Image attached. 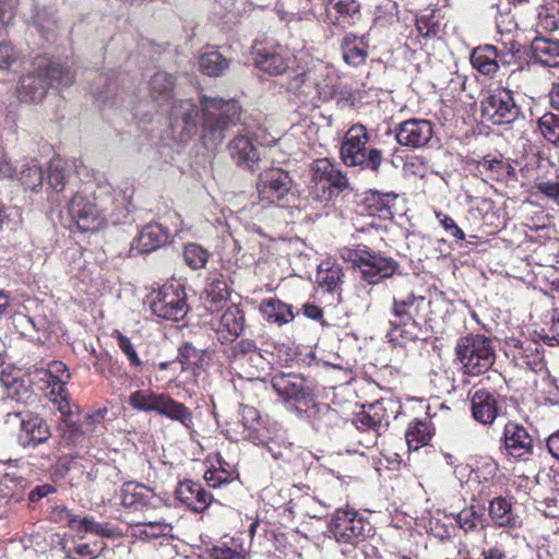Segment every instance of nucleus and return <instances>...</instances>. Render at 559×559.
Returning a JSON list of instances; mask_svg holds the SVG:
<instances>
[{
  "label": "nucleus",
  "instance_id": "28",
  "mask_svg": "<svg viewBox=\"0 0 559 559\" xmlns=\"http://www.w3.org/2000/svg\"><path fill=\"white\" fill-rule=\"evenodd\" d=\"M35 376L45 380L48 385H53L52 393L61 395L66 393V385L71 379L68 367L59 360H53L48 364L47 369H35Z\"/></svg>",
  "mask_w": 559,
  "mask_h": 559
},
{
  "label": "nucleus",
  "instance_id": "3",
  "mask_svg": "<svg viewBox=\"0 0 559 559\" xmlns=\"http://www.w3.org/2000/svg\"><path fill=\"white\" fill-rule=\"evenodd\" d=\"M202 139L206 147H216L225 139L226 132L240 121L241 106L235 99L203 96Z\"/></svg>",
  "mask_w": 559,
  "mask_h": 559
},
{
  "label": "nucleus",
  "instance_id": "33",
  "mask_svg": "<svg viewBox=\"0 0 559 559\" xmlns=\"http://www.w3.org/2000/svg\"><path fill=\"white\" fill-rule=\"evenodd\" d=\"M174 78L166 72H156L150 80V94L157 103H164L171 98Z\"/></svg>",
  "mask_w": 559,
  "mask_h": 559
},
{
  "label": "nucleus",
  "instance_id": "14",
  "mask_svg": "<svg viewBox=\"0 0 559 559\" xmlns=\"http://www.w3.org/2000/svg\"><path fill=\"white\" fill-rule=\"evenodd\" d=\"M361 19L358 0H326L319 21L330 27L346 29L356 25Z\"/></svg>",
  "mask_w": 559,
  "mask_h": 559
},
{
  "label": "nucleus",
  "instance_id": "36",
  "mask_svg": "<svg viewBox=\"0 0 559 559\" xmlns=\"http://www.w3.org/2000/svg\"><path fill=\"white\" fill-rule=\"evenodd\" d=\"M257 345L252 340L243 338L233 344L227 350V358L231 364V367L236 370L242 368L246 360L257 349Z\"/></svg>",
  "mask_w": 559,
  "mask_h": 559
},
{
  "label": "nucleus",
  "instance_id": "6",
  "mask_svg": "<svg viewBox=\"0 0 559 559\" xmlns=\"http://www.w3.org/2000/svg\"><path fill=\"white\" fill-rule=\"evenodd\" d=\"M369 136L365 126L357 123L348 129L342 145L341 158L346 166H360L364 169H370L378 173L383 162L382 151L378 148L367 150Z\"/></svg>",
  "mask_w": 559,
  "mask_h": 559
},
{
  "label": "nucleus",
  "instance_id": "37",
  "mask_svg": "<svg viewBox=\"0 0 559 559\" xmlns=\"http://www.w3.org/2000/svg\"><path fill=\"white\" fill-rule=\"evenodd\" d=\"M264 354L267 353H263L261 349L257 348L248 360H246L242 368L238 369L242 372L241 376L248 379H253L260 378L261 373H265L270 369L271 362Z\"/></svg>",
  "mask_w": 559,
  "mask_h": 559
},
{
  "label": "nucleus",
  "instance_id": "54",
  "mask_svg": "<svg viewBox=\"0 0 559 559\" xmlns=\"http://www.w3.org/2000/svg\"><path fill=\"white\" fill-rule=\"evenodd\" d=\"M120 501L126 509L131 510H141L148 504L142 491H121Z\"/></svg>",
  "mask_w": 559,
  "mask_h": 559
},
{
  "label": "nucleus",
  "instance_id": "45",
  "mask_svg": "<svg viewBox=\"0 0 559 559\" xmlns=\"http://www.w3.org/2000/svg\"><path fill=\"white\" fill-rule=\"evenodd\" d=\"M405 439L411 449L417 450L425 445L430 440L427 424L419 420L411 423L406 430Z\"/></svg>",
  "mask_w": 559,
  "mask_h": 559
},
{
  "label": "nucleus",
  "instance_id": "58",
  "mask_svg": "<svg viewBox=\"0 0 559 559\" xmlns=\"http://www.w3.org/2000/svg\"><path fill=\"white\" fill-rule=\"evenodd\" d=\"M416 24L419 34L426 38L437 36L440 31L439 23L432 16H421Z\"/></svg>",
  "mask_w": 559,
  "mask_h": 559
},
{
  "label": "nucleus",
  "instance_id": "5",
  "mask_svg": "<svg viewBox=\"0 0 559 559\" xmlns=\"http://www.w3.org/2000/svg\"><path fill=\"white\" fill-rule=\"evenodd\" d=\"M129 404L139 412L157 413L171 420L180 423L185 428L192 429V412L181 402L174 400L169 394L155 393L151 389H141L129 395Z\"/></svg>",
  "mask_w": 559,
  "mask_h": 559
},
{
  "label": "nucleus",
  "instance_id": "64",
  "mask_svg": "<svg viewBox=\"0 0 559 559\" xmlns=\"http://www.w3.org/2000/svg\"><path fill=\"white\" fill-rule=\"evenodd\" d=\"M214 559H245V556L227 546H217L213 548Z\"/></svg>",
  "mask_w": 559,
  "mask_h": 559
},
{
  "label": "nucleus",
  "instance_id": "43",
  "mask_svg": "<svg viewBox=\"0 0 559 559\" xmlns=\"http://www.w3.org/2000/svg\"><path fill=\"white\" fill-rule=\"evenodd\" d=\"M537 126L545 140L559 146V115L546 112L538 119Z\"/></svg>",
  "mask_w": 559,
  "mask_h": 559
},
{
  "label": "nucleus",
  "instance_id": "39",
  "mask_svg": "<svg viewBox=\"0 0 559 559\" xmlns=\"http://www.w3.org/2000/svg\"><path fill=\"white\" fill-rule=\"evenodd\" d=\"M343 272L340 265L323 262L318 267L317 282L326 290L335 289L342 282Z\"/></svg>",
  "mask_w": 559,
  "mask_h": 559
},
{
  "label": "nucleus",
  "instance_id": "29",
  "mask_svg": "<svg viewBox=\"0 0 559 559\" xmlns=\"http://www.w3.org/2000/svg\"><path fill=\"white\" fill-rule=\"evenodd\" d=\"M260 311L266 321L280 326L289 323L295 318L292 305L277 298L264 299L260 305Z\"/></svg>",
  "mask_w": 559,
  "mask_h": 559
},
{
  "label": "nucleus",
  "instance_id": "12",
  "mask_svg": "<svg viewBox=\"0 0 559 559\" xmlns=\"http://www.w3.org/2000/svg\"><path fill=\"white\" fill-rule=\"evenodd\" d=\"M271 386L285 404L308 405L314 397V383L300 373L275 374L271 380Z\"/></svg>",
  "mask_w": 559,
  "mask_h": 559
},
{
  "label": "nucleus",
  "instance_id": "7",
  "mask_svg": "<svg viewBox=\"0 0 559 559\" xmlns=\"http://www.w3.org/2000/svg\"><path fill=\"white\" fill-rule=\"evenodd\" d=\"M455 353L465 372L473 376L489 370L496 358L490 338L479 334L460 338Z\"/></svg>",
  "mask_w": 559,
  "mask_h": 559
},
{
  "label": "nucleus",
  "instance_id": "16",
  "mask_svg": "<svg viewBox=\"0 0 559 559\" xmlns=\"http://www.w3.org/2000/svg\"><path fill=\"white\" fill-rule=\"evenodd\" d=\"M181 228L176 226L173 230L162 223L145 225L131 245L132 254L148 253L168 243L171 234H178Z\"/></svg>",
  "mask_w": 559,
  "mask_h": 559
},
{
  "label": "nucleus",
  "instance_id": "40",
  "mask_svg": "<svg viewBox=\"0 0 559 559\" xmlns=\"http://www.w3.org/2000/svg\"><path fill=\"white\" fill-rule=\"evenodd\" d=\"M70 174L68 164L61 158H53L49 163L47 183L55 191L63 190Z\"/></svg>",
  "mask_w": 559,
  "mask_h": 559
},
{
  "label": "nucleus",
  "instance_id": "48",
  "mask_svg": "<svg viewBox=\"0 0 559 559\" xmlns=\"http://www.w3.org/2000/svg\"><path fill=\"white\" fill-rule=\"evenodd\" d=\"M70 528L75 531L78 534L92 533L98 536H110L112 534L111 528L107 525L95 522L91 518H75V520H71Z\"/></svg>",
  "mask_w": 559,
  "mask_h": 559
},
{
  "label": "nucleus",
  "instance_id": "31",
  "mask_svg": "<svg viewBox=\"0 0 559 559\" xmlns=\"http://www.w3.org/2000/svg\"><path fill=\"white\" fill-rule=\"evenodd\" d=\"M538 347L539 345L534 342L520 343L513 356L516 364L534 372L542 371L545 368V362Z\"/></svg>",
  "mask_w": 559,
  "mask_h": 559
},
{
  "label": "nucleus",
  "instance_id": "32",
  "mask_svg": "<svg viewBox=\"0 0 559 559\" xmlns=\"http://www.w3.org/2000/svg\"><path fill=\"white\" fill-rule=\"evenodd\" d=\"M395 199L396 195L390 193H370V195L366 198L369 215L391 218L393 216L392 207L394 206Z\"/></svg>",
  "mask_w": 559,
  "mask_h": 559
},
{
  "label": "nucleus",
  "instance_id": "10",
  "mask_svg": "<svg viewBox=\"0 0 559 559\" xmlns=\"http://www.w3.org/2000/svg\"><path fill=\"white\" fill-rule=\"evenodd\" d=\"M186 292L180 283H166L152 295L150 307L159 319L179 321L188 312Z\"/></svg>",
  "mask_w": 559,
  "mask_h": 559
},
{
  "label": "nucleus",
  "instance_id": "9",
  "mask_svg": "<svg viewBox=\"0 0 559 559\" xmlns=\"http://www.w3.org/2000/svg\"><path fill=\"white\" fill-rule=\"evenodd\" d=\"M481 117L497 126L511 124L521 115V107L515 103L513 92L498 87L488 91L480 100Z\"/></svg>",
  "mask_w": 559,
  "mask_h": 559
},
{
  "label": "nucleus",
  "instance_id": "63",
  "mask_svg": "<svg viewBox=\"0 0 559 559\" xmlns=\"http://www.w3.org/2000/svg\"><path fill=\"white\" fill-rule=\"evenodd\" d=\"M367 249L366 248H357V249H350V248H343L341 250V257L343 260L352 262L355 266L359 269L362 258L366 254Z\"/></svg>",
  "mask_w": 559,
  "mask_h": 559
},
{
  "label": "nucleus",
  "instance_id": "47",
  "mask_svg": "<svg viewBox=\"0 0 559 559\" xmlns=\"http://www.w3.org/2000/svg\"><path fill=\"white\" fill-rule=\"evenodd\" d=\"M183 260L192 270L203 269L209 260L210 253L198 243H188L183 248Z\"/></svg>",
  "mask_w": 559,
  "mask_h": 559
},
{
  "label": "nucleus",
  "instance_id": "27",
  "mask_svg": "<svg viewBox=\"0 0 559 559\" xmlns=\"http://www.w3.org/2000/svg\"><path fill=\"white\" fill-rule=\"evenodd\" d=\"M533 58L545 67H559V40L535 37L531 43Z\"/></svg>",
  "mask_w": 559,
  "mask_h": 559
},
{
  "label": "nucleus",
  "instance_id": "13",
  "mask_svg": "<svg viewBox=\"0 0 559 559\" xmlns=\"http://www.w3.org/2000/svg\"><path fill=\"white\" fill-rule=\"evenodd\" d=\"M169 120L173 133L186 141L198 132L200 108L192 99H176L169 110Z\"/></svg>",
  "mask_w": 559,
  "mask_h": 559
},
{
  "label": "nucleus",
  "instance_id": "24",
  "mask_svg": "<svg viewBox=\"0 0 559 559\" xmlns=\"http://www.w3.org/2000/svg\"><path fill=\"white\" fill-rule=\"evenodd\" d=\"M50 437L49 427L44 419L32 416L21 420L19 441L23 447H36Z\"/></svg>",
  "mask_w": 559,
  "mask_h": 559
},
{
  "label": "nucleus",
  "instance_id": "60",
  "mask_svg": "<svg viewBox=\"0 0 559 559\" xmlns=\"http://www.w3.org/2000/svg\"><path fill=\"white\" fill-rule=\"evenodd\" d=\"M19 59V52L7 43L0 44V69H8Z\"/></svg>",
  "mask_w": 559,
  "mask_h": 559
},
{
  "label": "nucleus",
  "instance_id": "62",
  "mask_svg": "<svg viewBox=\"0 0 559 559\" xmlns=\"http://www.w3.org/2000/svg\"><path fill=\"white\" fill-rule=\"evenodd\" d=\"M15 11L13 4L9 0H0V33L13 20Z\"/></svg>",
  "mask_w": 559,
  "mask_h": 559
},
{
  "label": "nucleus",
  "instance_id": "17",
  "mask_svg": "<svg viewBox=\"0 0 559 559\" xmlns=\"http://www.w3.org/2000/svg\"><path fill=\"white\" fill-rule=\"evenodd\" d=\"M432 134V124L426 119H409L401 122L395 129L397 143L413 148L425 146Z\"/></svg>",
  "mask_w": 559,
  "mask_h": 559
},
{
  "label": "nucleus",
  "instance_id": "1",
  "mask_svg": "<svg viewBox=\"0 0 559 559\" xmlns=\"http://www.w3.org/2000/svg\"><path fill=\"white\" fill-rule=\"evenodd\" d=\"M130 200L107 180L86 183L68 202L67 211L79 230L97 231L108 223L118 224L129 212Z\"/></svg>",
  "mask_w": 559,
  "mask_h": 559
},
{
  "label": "nucleus",
  "instance_id": "56",
  "mask_svg": "<svg viewBox=\"0 0 559 559\" xmlns=\"http://www.w3.org/2000/svg\"><path fill=\"white\" fill-rule=\"evenodd\" d=\"M454 474L461 486H467L471 488L478 483V472L473 471L467 464L455 465Z\"/></svg>",
  "mask_w": 559,
  "mask_h": 559
},
{
  "label": "nucleus",
  "instance_id": "11",
  "mask_svg": "<svg viewBox=\"0 0 559 559\" xmlns=\"http://www.w3.org/2000/svg\"><path fill=\"white\" fill-rule=\"evenodd\" d=\"M257 191L261 201L273 204L288 201L290 197H295L297 189L288 171L267 168L259 175Z\"/></svg>",
  "mask_w": 559,
  "mask_h": 559
},
{
  "label": "nucleus",
  "instance_id": "51",
  "mask_svg": "<svg viewBox=\"0 0 559 559\" xmlns=\"http://www.w3.org/2000/svg\"><path fill=\"white\" fill-rule=\"evenodd\" d=\"M204 479L210 487L216 488L234 481H239L238 475L234 476V472H229L219 463L218 468L209 469L204 474Z\"/></svg>",
  "mask_w": 559,
  "mask_h": 559
},
{
  "label": "nucleus",
  "instance_id": "49",
  "mask_svg": "<svg viewBox=\"0 0 559 559\" xmlns=\"http://www.w3.org/2000/svg\"><path fill=\"white\" fill-rule=\"evenodd\" d=\"M241 423L249 430L248 438L253 442H262V439L255 435L260 426V414L253 406L241 405L239 409Z\"/></svg>",
  "mask_w": 559,
  "mask_h": 559
},
{
  "label": "nucleus",
  "instance_id": "23",
  "mask_svg": "<svg viewBox=\"0 0 559 559\" xmlns=\"http://www.w3.org/2000/svg\"><path fill=\"white\" fill-rule=\"evenodd\" d=\"M471 409L476 421L491 425L499 413L497 395L485 389L475 390L471 397Z\"/></svg>",
  "mask_w": 559,
  "mask_h": 559
},
{
  "label": "nucleus",
  "instance_id": "41",
  "mask_svg": "<svg viewBox=\"0 0 559 559\" xmlns=\"http://www.w3.org/2000/svg\"><path fill=\"white\" fill-rule=\"evenodd\" d=\"M495 58V47L488 46L485 50H474L471 60L479 72L489 75L496 73L499 68Z\"/></svg>",
  "mask_w": 559,
  "mask_h": 559
},
{
  "label": "nucleus",
  "instance_id": "2",
  "mask_svg": "<svg viewBox=\"0 0 559 559\" xmlns=\"http://www.w3.org/2000/svg\"><path fill=\"white\" fill-rule=\"evenodd\" d=\"M73 79L74 74L68 66L37 57L32 69L20 80L17 95L23 102H40L48 87L69 86Z\"/></svg>",
  "mask_w": 559,
  "mask_h": 559
},
{
  "label": "nucleus",
  "instance_id": "15",
  "mask_svg": "<svg viewBox=\"0 0 559 559\" xmlns=\"http://www.w3.org/2000/svg\"><path fill=\"white\" fill-rule=\"evenodd\" d=\"M369 526L354 509H337L330 530L338 543L350 544L365 535Z\"/></svg>",
  "mask_w": 559,
  "mask_h": 559
},
{
  "label": "nucleus",
  "instance_id": "26",
  "mask_svg": "<svg viewBox=\"0 0 559 559\" xmlns=\"http://www.w3.org/2000/svg\"><path fill=\"white\" fill-rule=\"evenodd\" d=\"M205 294V302L207 309L211 312L218 311L221 305L226 302L229 297V288L223 274L218 272H212L209 274Z\"/></svg>",
  "mask_w": 559,
  "mask_h": 559
},
{
  "label": "nucleus",
  "instance_id": "53",
  "mask_svg": "<svg viewBox=\"0 0 559 559\" xmlns=\"http://www.w3.org/2000/svg\"><path fill=\"white\" fill-rule=\"evenodd\" d=\"M386 404H391V402L379 400L366 406L370 414L373 416V419L376 420V424H378L381 432L389 426L390 416L388 414Z\"/></svg>",
  "mask_w": 559,
  "mask_h": 559
},
{
  "label": "nucleus",
  "instance_id": "55",
  "mask_svg": "<svg viewBox=\"0 0 559 559\" xmlns=\"http://www.w3.org/2000/svg\"><path fill=\"white\" fill-rule=\"evenodd\" d=\"M436 217L450 236L459 241L465 240L464 231L456 225L452 217L442 213L441 211H436Z\"/></svg>",
  "mask_w": 559,
  "mask_h": 559
},
{
  "label": "nucleus",
  "instance_id": "30",
  "mask_svg": "<svg viewBox=\"0 0 559 559\" xmlns=\"http://www.w3.org/2000/svg\"><path fill=\"white\" fill-rule=\"evenodd\" d=\"M477 169L491 180H516L515 168L503 159L483 157L477 163Z\"/></svg>",
  "mask_w": 559,
  "mask_h": 559
},
{
  "label": "nucleus",
  "instance_id": "59",
  "mask_svg": "<svg viewBox=\"0 0 559 559\" xmlns=\"http://www.w3.org/2000/svg\"><path fill=\"white\" fill-rule=\"evenodd\" d=\"M33 20L35 26L44 36H48V34L52 33L56 28V20L46 11L37 12Z\"/></svg>",
  "mask_w": 559,
  "mask_h": 559
},
{
  "label": "nucleus",
  "instance_id": "38",
  "mask_svg": "<svg viewBox=\"0 0 559 559\" xmlns=\"http://www.w3.org/2000/svg\"><path fill=\"white\" fill-rule=\"evenodd\" d=\"M354 424L357 427V429L368 432V438L365 441H362L367 448L372 447L377 443V440L380 437L381 431L380 428L378 427V424H376L373 416L370 414L366 406H362V411L356 415Z\"/></svg>",
  "mask_w": 559,
  "mask_h": 559
},
{
  "label": "nucleus",
  "instance_id": "61",
  "mask_svg": "<svg viewBox=\"0 0 559 559\" xmlns=\"http://www.w3.org/2000/svg\"><path fill=\"white\" fill-rule=\"evenodd\" d=\"M543 338L550 345L559 343V317L552 314L551 322L548 328L542 330Z\"/></svg>",
  "mask_w": 559,
  "mask_h": 559
},
{
  "label": "nucleus",
  "instance_id": "57",
  "mask_svg": "<svg viewBox=\"0 0 559 559\" xmlns=\"http://www.w3.org/2000/svg\"><path fill=\"white\" fill-rule=\"evenodd\" d=\"M117 340H118V346L122 350V353L128 357L130 364L134 367L141 366L142 361L139 358L136 350L127 336L121 334L120 332H117Z\"/></svg>",
  "mask_w": 559,
  "mask_h": 559
},
{
  "label": "nucleus",
  "instance_id": "46",
  "mask_svg": "<svg viewBox=\"0 0 559 559\" xmlns=\"http://www.w3.org/2000/svg\"><path fill=\"white\" fill-rule=\"evenodd\" d=\"M489 513L497 524L501 526L513 525L511 503L504 498H495L489 506Z\"/></svg>",
  "mask_w": 559,
  "mask_h": 559
},
{
  "label": "nucleus",
  "instance_id": "42",
  "mask_svg": "<svg viewBox=\"0 0 559 559\" xmlns=\"http://www.w3.org/2000/svg\"><path fill=\"white\" fill-rule=\"evenodd\" d=\"M177 499L194 512H203L212 502L210 491H176Z\"/></svg>",
  "mask_w": 559,
  "mask_h": 559
},
{
  "label": "nucleus",
  "instance_id": "34",
  "mask_svg": "<svg viewBox=\"0 0 559 559\" xmlns=\"http://www.w3.org/2000/svg\"><path fill=\"white\" fill-rule=\"evenodd\" d=\"M229 68V61L218 51H209L200 56L199 69L207 76H219Z\"/></svg>",
  "mask_w": 559,
  "mask_h": 559
},
{
  "label": "nucleus",
  "instance_id": "52",
  "mask_svg": "<svg viewBox=\"0 0 559 559\" xmlns=\"http://www.w3.org/2000/svg\"><path fill=\"white\" fill-rule=\"evenodd\" d=\"M202 358V354L192 344L185 343L178 350L176 361L181 364V370H187L197 365Z\"/></svg>",
  "mask_w": 559,
  "mask_h": 559
},
{
  "label": "nucleus",
  "instance_id": "50",
  "mask_svg": "<svg viewBox=\"0 0 559 559\" xmlns=\"http://www.w3.org/2000/svg\"><path fill=\"white\" fill-rule=\"evenodd\" d=\"M169 526L160 522L139 523L134 527V535L143 540H152L165 536Z\"/></svg>",
  "mask_w": 559,
  "mask_h": 559
},
{
  "label": "nucleus",
  "instance_id": "20",
  "mask_svg": "<svg viewBox=\"0 0 559 559\" xmlns=\"http://www.w3.org/2000/svg\"><path fill=\"white\" fill-rule=\"evenodd\" d=\"M227 150L230 158L238 167L251 173L259 170L260 152L248 135L239 134L235 136L229 142Z\"/></svg>",
  "mask_w": 559,
  "mask_h": 559
},
{
  "label": "nucleus",
  "instance_id": "18",
  "mask_svg": "<svg viewBox=\"0 0 559 559\" xmlns=\"http://www.w3.org/2000/svg\"><path fill=\"white\" fill-rule=\"evenodd\" d=\"M503 444L508 455L518 460H527L533 454V438L520 424L509 421L503 429Z\"/></svg>",
  "mask_w": 559,
  "mask_h": 559
},
{
  "label": "nucleus",
  "instance_id": "25",
  "mask_svg": "<svg viewBox=\"0 0 559 559\" xmlns=\"http://www.w3.org/2000/svg\"><path fill=\"white\" fill-rule=\"evenodd\" d=\"M344 61L352 67H359L366 62L368 56V43L365 36L346 34L341 41Z\"/></svg>",
  "mask_w": 559,
  "mask_h": 559
},
{
  "label": "nucleus",
  "instance_id": "35",
  "mask_svg": "<svg viewBox=\"0 0 559 559\" xmlns=\"http://www.w3.org/2000/svg\"><path fill=\"white\" fill-rule=\"evenodd\" d=\"M16 176L26 189L35 190L43 185L44 171L36 159H31L21 165Z\"/></svg>",
  "mask_w": 559,
  "mask_h": 559
},
{
  "label": "nucleus",
  "instance_id": "44",
  "mask_svg": "<svg viewBox=\"0 0 559 559\" xmlns=\"http://www.w3.org/2000/svg\"><path fill=\"white\" fill-rule=\"evenodd\" d=\"M538 20L540 26L545 29H559V2L555 0H544L538 12Z\"/></svg>",
  "mask_w": 559,
  "mask_h": 559
},
{
  "label": "nucleus",
  "instance_id": "4",
  "mask_svg": "<svg viewBox=\"0 0 559 559\" xmlns=\"http://www.w3.org/2000/svg\"><path fill=\"white\" fill-rule=\"evenodd\" d=\"M428 304L424 296H415L413 293L404 297L394 295L390 310V330L386 334L389 342L402 345L405 341L416 340L418 336L416 318L419 317L424 306Z\"/></svg>",
  "mask_w": 559,
  "mask_h": 559
},
{
  "label": "nucleus",
  "instance_id": "8",
  "mask_svg": "<svg viewBox=\"0 0 559 559\" xmlns=\"http://www.w3.org/2000/svg\"><path fill=\"white\" fill-rule=\"evenodd\" d=\"M310 193L318 201H328L348 187V179L338 165L329 158L314 160L310 166Z\"/></svg>",
  "mask_w": 559,
  "mask_h": 559
},
{
  "label": "nucleus",
  "instance_id": "19",
  "mask_svg": "<svg viewBox=\"0 0 559 559\" xmlns=\"http://www.w3.org/2000/svg\"><path fill=\"white\" fill-rule=\"evenodd\" d=\"M399 263L392 258L367 250L359 270L365 281L369 284H378L383 278L393 276L399 270Z\"/></svg>",
  "mask_w": 559,
  "mask_h": 559
},
{
  "label": "nucleus",
  "instance_id": "22",
  "mask_svg": "<svg viewBox=\"0 0 559 559\" xmlns=\"http://www.w3.org/2000/svg\"><path fill=\"white\" fill-rule=\"evenodd\" d=\"M289 60V51L278 45L257 51L254 64L258 69L270 75H281L288 69Z\"/></svg>",
  "mask_w": 559,
  "mask_h": 559
},
{
  "label": "nucleus",
  "instance_id": "21",
  "mask_svg": "<svg viewBox=\"0 0 559 559\" xmlns=\"http://www.w3.org/2000/svg\"><path fill=\"white\" fill-rule=\"evenodd\" d=\"M213 325L222 343L234 341L238 337L245 325V314L237 306H228L222 313H216L212 319Z\"/></svg>",
  "mask_w": 559,
  "mask_h": 559
}]
</instances>
